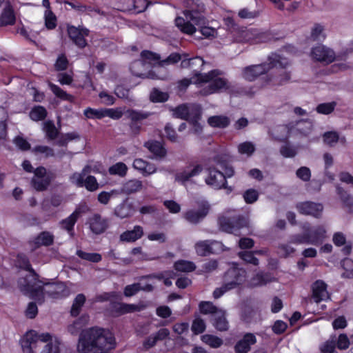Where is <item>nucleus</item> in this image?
I'll use <instances>...</instances> for the list:
<instances>
[{
    "instance_id": "48",
    "label": "nucleus",
    "mask_w": 353,
    "mask_h": 353,
    "mask_svg": "<svg viewBox=\"0 0 353 353\" xmlns=\"http://www.w3.org/2000/svg\"><path fill=\"white\" fill-rule=\"evenodd\" d=\"M45 26L48 30H53L57 26V17L51 10H46L44 13Z\"/></svg>"
},
{
    "instance_id": "22",
    "label": "nucleus",
    "mask_w": 353,
    "mask_h": 353,
    "mask_svg": "<svg viewBox=\"0 0 353 353\" xmlns=\"http://www.w3.org/2000/svg\"><path fill=\"white\" fill-rule=\"evenodd\" d=\"M83 212V211L80 207L77 208L69 216L60 221L61 228L67 231L70 235H72L74 225Z\"/></svg>"
},
{
    "instance_id": "35",
    "label": "nucleus",
    "mask_w": 353,
    "mask_h": 353,
    "mask_svg": "<svg viewBox=\"0 0 353 353\" xmlns=\"http://www.w3.org/2000/svg\"><path fill=\"white\" fill-rule=\"evenodd\" d=\"M50 88L53 94L61 100L70 103L74 101V97L70 94L67 93L58 85L53 83H50Z\"/></svg>"
},
{
    "instance_id": "17",
    "label": "nucleus",
    "mask_w": 353,
    "mask_h": 353,
    "mask_svg": "<svg viewBox=\"0 0 353 353\" xmlns=\"http://www.w3.org/2000/svg\"><path fill=\"white\" fill-rule=\"evenodd\" d=\"M245 41L252 44L267 42L272 39V35L268 32H261L256 29H250L243 32Z\"/></svg>"
},
{
    "instance_id": "57",
    "label": "nucleus",
    "mask_w": 353,
    "mask_h": 353,
    "mask_svg": "<svg viewBox=\"0 0 353 353\" xmlns=\"http://www.w3.org/2000/svg\"><path fill=\"white\" fill-rule=\"evenodd\" d=\"M323 141L325 144L333 146L339 141V136L336 132H327L323 134Z\"/></svg>"
},
{
    "instance_id": "27",
    "label": "nucleus",
    "mask_w": 353,
    "mask_h": 353,
    "mask_svg": "<svg viewBox=\"0 0 353 353\" xmlns=\"http://www.w3.org/2000/svg\"><path fill=\"white\" fill-rule=\"evenodd\" d=\"M16 21V17L11 5L6 6L0 15V26L14 25Z\"/></svg>"
},
{
    "instance_id": "37",
    "label": "nucleus",
    "mask_w": 353,
    "mask_h": 353,
    "mask_svg": "<svg viewBox=\"0 0 353 353\" xmlns=\"http://www.w3.org/2000/svg\"><path fill=\"white\" fill-rule=\"evenodd\" d=\"M153 276H145L141 279L139 282L134 283V292L138 290L151 291L153 288Z\"/></svg>"
},
{
    "instance_id": "38",
    "label": "nucleus",
    "mask_w": 353,
    "mask_h": 353,
    "mask_svg": "<svg viewBox=\"0 0 353 353\" xmlns=\"http://www.w3.org/2000/svg\"><path fill=\"white\" fill-rule=\"evenodd\" d=\"M274 139L276 140H285L288 137L290 130L287 125H279L270 132Z\"/></svg>"
},
{
    "instance_id": "54",
    "label": "nucleus",
    "mask_w": 353,
    "mask_h": 353,
    "mask_svg": "<svg viewBox=\"0 0 353 353\" xmlns=\"http://www.w3.org/2000/svg\"><path fill=\"white\" fill-rule=\"evenodd\" d=\"M202 341L213 348L219 347L223 343V341L220 338L210 334L202 336Z\"/></svg>"
},
{
    "instance_id": "56",
    "label": "nucleus",
    "mask_w": 353,
    "mask_h": 353,
    "mask_svg": "<svg viewBox=\"0 0 353 353\" xmlns=\"http://www.w3.org/2000/svg\"><path fill=\"white\" fill-rule=\"evenodd\" d=\"M341 263L342 267L345 270L342 276L346 278H353V261L346 258L342 261Z\"/></svg>"
},
{
    "instance_id": "58",
    "label": "nucleus",
    "mask_w": 353,
    "mask_h": 353,
    "mask_svg": "<svg viewBox=\"0 0 353 353\" xmlns=\"http://www.w3.org/2000/svg\"><path fill=\"white\" fill-rule=\"evenodd\" d=\"M68 64L69 61L65 54H61L57 59L54 68L57 71H63L68 68Z\"/></svg>"
},
{
    "instance_id": "53",
    "label": "nucleus",
    "mask_w": 353,
    "mask_h": 353,
    "mask_svg": "<svg viewBox=\"0 0 353 353\" xmlns=\"http://www.w3.org/2000/svg\"><path fill=\"white\" fill-rule=\"evenodd\" d=\"M238 151L241 154L251 156L255 151V145L250 141H245L238 145Z\"/></svg>"
},
{
    "instance_id": "7",
    "label": "nucleus",
    "mask_w": 353,
    "mask_h": 353,
    "mask_svg": "<svg viewBox=\"0 0 353 353\" xmlns=\"http://www.w3.org/2000/svg\"><path fill=\"white\" fill-rule=\"evenodd\" d=\"M220 228L228 233H234L240 228L248 225V221L237 214L234 210H228L219 219Z\"/></svg>"
},
{
    "instance_id": "13",
    "label": "nucleus",
    "mask_w": 353,
    "mask_h": 353,
    "mask_svg": "<svg viewBox=\"0 0 353 353\" xmlns=\"http://www.w3.org/2000/svg\"><path fill=\"white\" fill-rule=\"evenodd\" d=\"M206 176L205 183L214 189L219 190L222 188H226L225 176L219 170L208 166L205 168Z\"/></svg>"
},
{
    "instance_id": "2",
    "label": "nucleus",
    "mask_w": 353,
    "mask_h": 353,
    "mask_svg": "<svg viewBox=\"0 0 353 353\" xmlns=\"http://www.w3.org/2000/svg\"><path fill=\"white\" fill-rule=\"evenodd\" d=\"M221 72L213 70L208 73H194L191 79L184 78L176 83V89L179 92H184L191 83L199 88V94L208 96L221 90H228L232 85L228 79L219 76Z\"/></svg>"
},
{
    "instance_id": "39",
    "label": "nucleus",
    "mask_w": 353,
    "mask_h": 353,
    "mask_svg": "<svg viewBox=\"0 0 353 353\" xmlns=\"http://www.w3.org/2000/svg\"><path fill=\"white\" fill-rule=\"evenodd\" d=\"M43 130L46 136L49 140H54L59 134V130L56 128L54 122L48 120L44 123Z\"/></svg>"
},
{
    "instance_id": "28",
    "label": "nucleus",
    "mask_w": 353,
    "mask_h": 353,
    "mask_svg": "<svg viewBox=\"0 0 353 353\" xmlns=\"http://www.w3.org/2000/svg\"><path fill=\"white\" fill-rule=\"evenodd\" d=\"M145 146L152 152L157 159H162L167 154L165 148L163 145L157 141H148Z\"/></svg>"
},
{
    "instance_id": "11",
    "label": "nucleus",
    "mask_w": 353,
    "mask_h": 353,
    "mask_svg": "<svg viewBox=\"0 0 353 353\" xmlns=\"http://www.w3.org/2000/svg\"><path fill=\"white\" fill-rule=\"evenodd\" d=\"M246 278V272L243 269L233 267L229 269L224 276V283L228 289H234L241 285Z\"/></svg>"
},
{
    "instance_id": "29",
    "label": "nucleus",
    "mask_w": 353,
    "mask_h": 353,
    "mask_svg": "<svg viewBox=\"0 0 353 353\" xmlns=\"http://www.w3.org/2000/svg\"><path fill=\"white\" fill-rule=\"evenodd\" d=\"M134 168L139 170L145 176L153 174L157 170L154 164L148 163L141 159H137L134 160Z\"/></svg>"
},
{
    "instance_id": "19",
    "label": "nucleus",
    "mask_w": 353,
    "mask_h": 353,
    "mask_svg": "<svg viewBox=\"0 0 353 353\" xmlns=\"http://www.w3.org/2000/svg\"><path fill=\"white\" fill-rule=\"evenodd\" d=\"M296 208L300 213L316 218L320 217L323 210L322 204L311 201L300 203L296 205Z\"/></svg>"
},
{
    "instance_id": "46",
    "label": "nucleus",
    "mask_w": 353,
    "mask_h": 353,
    "mask_svg": "<svg viewBox=\"0 0 353 353\" xmlns=\"http://www.w3.org/2000/svg\"><path fill=\"white\" fill-rule=\"evenodd\" d=\"M336 337L335 336H331L321 345V351L323 353H338L335 349L336 347Z\"/></svg>"
},
{
    "instance_id": "25",
    "label": "nucleus",
    "mask_w": 353,
    "mask_h": 353,
    "mask_svg": "<svg viewBox=\"0 0 353 353\" xmlns=\"http://www.w3.org/2000/svg\"><path fill=\"white\" fill-rule=\"evenodd\" d=\"M184 59L181 62V66L183 68H190L193 70L195 73L200 72L199 70H202L205 61L200 57H195L194 58H189L188 54H183Z\"/></svg>"
},
{
    "instance_id": "6",
    "label": "nucleus",
    "mask_w": 353,
    "mask_h": 353,
    "mask_svg": "<svg viewBox=\"0 0 353 353\" xmlns=\"http://www.w3.org/2000/svg\"><path fill=\"white\" fill-rule=\"evenodd\" d=\"M286 61L283 63L281 57L278 54H272L269 57L268 63H263L257 65H251L243 68L241 72L242 77L248 81H253L260 75L268 72L274 68L279 66L283 67L286 65Z\"/></svg>"
},
{
    "instance_id": "5",
    "label": "nucleus",
    "mask_w": 353,
    "mask_h": 353,
    "mask_svg": "<svg viewBox=\"0 0 353 353\" xmlns=\"http://www.w3.org/2000/svg\"><path fill=\"white\" fill-rule=\"evenodd\" d=\"M48 283L34 276L32 274L26 276L22 281L19 282V289L23 294L29 296L32 299L41 303L44 301V285Z\"/></svg>"
},
{
    "instance_id": "33",
    "label": "nucleus",
    "mask_w": 353,
    "mask_h": 353,
    "mask_svg": "<svg viewBox=\"0 0 353 353\" xmlns=\"http://www.w3.org/2000/svg\"><path fill=\"white\" fill-rule=\"evenodd\" d=\"M208 123L211 127L223 128L229 125L230 119L223 115L212 116L208 118Z\"/></svg>"
},
{
    "instance_id": "4",
    "label": "nucleus",
    "mask_w": 353,
    "mask_h": 353,
    "mask_svg": "<svg viewBox=\"0 0 353 353\" xmlns=\"http://www.w3.org/2000/svg\"><path fill=\"white\" fill-rule=\"evenodd\" d=\"M48 342L41 353H61L59 342L52 343V336L49 333L39 334L35 330L27 332L20 341L23 353H36L35 350L39 343Z\"/></svg>"
},
{
    "instance_id": "51",
    "label": "nucleus",
    "mask_w": 353,
    "mask_h": 353,
    "mask_svg": "<svg viewBox=\"0 0 353 353\" xmlns=\"http://www.w3.org/2000/svg\"><path fill=\"white\" fill-rule=\"evenodd\" d=\"M336 106L334 101L330 103H323L317 105L316 110L319 114H329L332 113Z\"/></svg>"
},
{
    "instance_id": "60",
    "label": "nucleus",
    "mask_w": 353,
    "mask_h": 353,
    "mask_svg": "<svg viewBox=\"0 0 353 353\" xmlns=\"http://www.w3.org/2000/svg\"><path fill=\"white\" fill-rule=\"evenodd\" d=\"M311 37L317 41L323 39L325 37L323 27L319 24L314 25L311 31Z\"/></svg>"
},
{
    "instance_id": "41",
    "label": "nucleus",
    "mask_w": 353,
    "mask_h": 353,
    "mask_svg": "<svg viewBox=\"0 0 353 353\" xmlns=\"http://www.w3.org/2000/svg\"><path fill=\"white\" fill-rule=\"evenodd\" d=\"M128 172L127 165L123 162H118L108 168V172L110 175L123 177Z\"/></svg>"
},
{
    "instance_id": "36",
    "label": "nucleus",
    "mask_w": 353,
    "mask_h": 353,
    "mask_svg": "<svg viewBox=\"0 0 353 353\" xmlns=\"http://www.w3.org/2000/svg\"><path fill=\"white\" fill-rule=\"evenodd\" d=\"M86 298L83 294H78L75 297L72 305L70 310V314L72 316H77L81 310L82 306L84 305L85 302Z\"/></svg>"
},
{
    "instance_id": "49",
    "label": "nucleus",
    "mask_w": 353,
    "mask_h": 353,
    "mask_svg": "<svg viewBox=\"0 0 353 353\" xmlns=\"http://www.w3.org/2000/svg\"><path fill=\"white\" fill-rule=\"evenodd\" d=\"M123 300V295L120 292H104L101 294L97 296V300L100 302L108 301L110 302L111 300Z\"/></svg>"
},
{
    "instance_id": "23",
    "label": "nucleus",
    "mask_w": 353,
    "mask_h": 353,
    "mask_svg": "<svg viewBox=\"0 0 353 353\" xmlns=\"http://www.w3.org/2000/svg\"><path fill=\"white\" fill-rule=\"evenodd\" d=\"M90 229L95 234L103 233L108 228V221L99 214H94L89 220Z\"/></svg>"
},
{
    "instance_id": "20",
    "label": "nucleus",
    "mask_w": 353,
    "mask_h": 353,
    "mask_svg": "<svg viewBox=\"0 0 353 353\" xmlns=\"http://www.w3.org/2000/svg\"><path fill=\"white\" fill-rule=\"evenodd\" d=\"M312 298L316 303L326 301L330 299L327 290V284L322 280H316L311 286Z\"/></svg>"
},
{
    "instance_id": "10",
    "label": "nucleus",
    "mask_w": 353,
    "mask_h": 353,
    "mask_svg": "<svg viewBox=\"0 0 353 353\" xmlns=\"http://www.w3.org/2000/svg\"><path fill=\"white\" fill-rule=\"evenodd\" d=\"M122 300H111L104 308V314L108 317L117 318L132 312V304L121 302Z\"/></svg>"
},
{
    "instance_id": "31",
    "label": "nucleus",
    "mask_w": 353,
    "mask_h": 353,
    "mask_svg": "<svg viewBox=\"0 0 353 353\" xmlns=\"http://www.w3.org/2000/svg\"><path fill=\"white\" fill-rule=\"evenodd\" d=\"M214 325L220 331H225L228 329V322L225 319V311L220 310L213 316Z\"/></svg>"
},
{
    "instance_id": "50",
    "label": "nucleus",
    "mask_w": 353,
    "mask_h": 353,
    "mask_svg": "<svg viewBox=\"0 0 353 353\" xmlns=\"http://www.w3.org/2000/svg\"><path fill=\"white\" fill-rule=\"evenodd\" d=\"M172 111L174 117L188 121V103L180 105Z\"/></svg>"
},
{
    "instance_id": "12",
    "label": "nucleus",
    "mask_w": 353,
    "mask_h": 353,
    "mask_svg": "<svg viewBox=\"0 0 353 353\" xmlns=\"http://www.w3.org/2000/svg\"><path fill=\"white\" fill-rule=\"evenodd\" d=\"M310 57L314 61L329 64L335 60L336 55L332 49L319 44L312 48Z\"/></svg>"
},
{
    "instance_id": "34",
    "label": "nucleus",
    "mask_w": 353,
    "mask_h": 353,
    "mask_svg": "<svg viewBox=\"0 0 353 353\" xmlns=\"http://www.w3.org/2000/svg\"><path fill=\"white\" fill-rule=\"evenodd\" d=\"M17 259L19 267L21 269L29 272L30 274H32L34 276H36V278L38 277V274L32 268L30 260L26 254H19Z\"/></svg>"
},
{
    "instance_id": "40",
    "label": "nucleus",
    "mask_w": 353,
    "mask_h": 353,
    "mask_svg": "<svg viewBox=\"0 0 353 353\" xmlns=\"http://www.w3.org/2000/svg\"><path fill=\"white\" fill-rule=\"evenodd\" d=\"M50 181L51 179L49 176L46 178H32L31 185L37 191L42 192L48 188L50 184Z\"/></svg>"
},
{
    "instance_id": "16",
    "label": "nucleus",
    "mask_w": 353,
    "mask_h": 353,
    "mask_svg": "<svg viewBox=\"0 0 353 353\" xmlns=\"http://www.w3.org/2000/svg\"><path fill=\"white\" fill-rule=\"evenodd\" d=\"M203 170L200 164H191L175 175V181L184 184L194 176L199 175Z\"/></svg>"
},
{
    "instance_id": "21",
    "label": "nucleus",
    "mask_w": 353,
    "mask_h": 353,
    "mask_svg": "<svg viewBox=\"0 0 353 353\" xmlns=\"http://www.w3.org/2000/svg\"><path fill=\"white\" fill-rule=\"evenodd\" d=\"M77 180L70 181L77 188H85L89 192H94L99 188V184L97 178L93 175H88L85 178H82L80 174H77Z\"/></svg>"
},
{
    "instance_id": "24",
    "label": "nucleus",
    "mask_w": 353,
    "mask_h": 353,
    "mask_svg": "<svg viewBox=\"0 0 353 353\" xmlns=\"http://www.w3.org/2000/svg\"><path fill=\"white\" fill-rule=\"evenodd\" d=\"M256 343V336L252 333L245 334L241 340H240L235 345V353H248L251 345Z\"/></svg>"
},
{
    "instance_id": "3",
    "label": "nucleus",
    "mask_w": 353,
    "mask_h": 353,
    "mask_svg": "<svg viewBox=\"0 0 353 353\" xmlns=\"http://www.w3.org/2000/svg\"><path fill=\"white\" fill-rule=\"evenodd\" d=\"M184 6L185 9L183 13L185 18L177 17L175 19V25L183 33L193 34L196 31L195 26L205 23V19L203 14L205 6L199 0H186Z\"/></svg>"
},
{
    "instance_id": "26",
    "label": "nucleus",
    "mask_w": 353,
    "mask_h": 353,
    "mask_svg": "<svg viewBox=\"0 0 353 353\" xmlns=\"http://www.w3.org/2000/svg\"><path fill=\"white\" fill-rule=\"evenodd\" d=\"M220 248L221 243L216 241H200L195 245V250L196 253L200 256H205L207 254L212 252L213 247Z\"/></svg>"
},
{
    "instance_id": "15",
    "label": "nucleus",
    "mask_w": 353,
    "mask_h": 353,
    "mask_svg": "<svg viewBox=\"0 0 353 353\" xmlns=\"http://www.w3.org/2000/svg\"><path fill=\"white\" fill-rule=\"evenodd\" d=\"M47 283V285H44V286L47 287L44 291L49 297L53 299H64L70 294V290L63 282Z\"/></svg>"
},
{
    "instance_id": "45",
    "label": "nucleus",
    "mask_w": 353,
    "mask_h": 353,
    "mask_svg": "<svg viewBox=\"0 0 353 353\" xmlns=\"http://www.w3.org/2000/svg\"><path fill=\"white\" fill-rule=\"evenodd\" d=\"M77 255L81 259L93 263H99L102 259L101 255L99 253H89L82 250H77Z\"/></svg>"
},
{
    "instance_id": "62",
    "label": "nucleus",
    "mask_w": 353,
    "mask_h": 353,
    "mask_svg": "<svg viewBox=\"0 0 353 353\" xmlns=\"http://www.w3.org/2000/svg\"><path fill=\"white\" fill-rule=\"evenodd\" d=\"M114 214L116 216L122 219L130 216V209L129 208V205L122 203L118 205L114 210Z\"/></svg>"
},
{
    "instance_id": "61",
    "label": "nucleus",
    "mask_w": 353,
    "mask_h": 353,
    "mask_svg": "<svg viewBox=\"0 0 353 353\" xmlns=\"http://www.w3.org/2000/svg\"><path fill=\"white\" fill-rule=\"evenodd\" d=\"M350 343V339L345 334H341L338 338H336V345L339 350H343L347 349Z\"/></svg>"
},
{
    "instance_id": "8",
    "label": "nucleus",
    "mask_w": 353,
    "mask_h": 353,
    "mask_svg": "<svg viewBox=\"0 0 353 353\" xmlns=\"http://www.w3.org/2000/svg\"><path fill=\"white\" fill-rule=\"evenodd\" d=\"M67 33L70 39L79 49H83L87 46L88 42L85 37L90 34V30L87 28L68 25Z\"/></svg>"
},
{
    "instance_id": "47",
    "label": "nucleus",
    "mask_w": 353,
    "mask_h": 353,
    "mask_svg": "<svg viewBox=\"0 0 353 353\" xmlns=\"http://www.w3.org/2000/svg\"><path fill=\"white\" fill-rule=\"evenodd\" d=\"M303 229L305 233L303 235L297 234L292 236V243L296 244H312L310 236L307 232L308 226L304 225Z\"/></svg>"
},
{
    "instance_id": "59",
    "label": "nucleus",
    "mask_w": 353,
    "mask_h": 353,
    "mask_svg": "<svg viewBox=\"0 0 353 353\" xmlns=\"http://www.w3.org/2000/svg\"><path fill=\"white\" fill-rule=\"evenodd\" d=\"M79 137V134L75 132H68L61 137L57 143L59 146L66 147L70 141L78 139Z\"/></svg>"
},
{
    "instance_id": "14",
    "label": "nucleus",
    "mask_w": 353,
    "mask_h": 353,
    "mask_svg": "<svg viewBox=\"0 0 353 353\" xmlns=\"http://www.w3.org/2000/svg\"><path fill=\"white\" fill-rule=\"evenodd\" d=\"M281 59L283 63L286 61V65L283 67L279 66L277 68H274L276 70L279 68H281V70L267 75L264 78L265 85H281L290 80V74L283 70V68L286 67L288 63L285 59H283L281 57Z\"/></svg>"
},
{
    "instance_id": "9",
    "label": "nucleus",
    "mask_w": 353,
    "mask_h": 353,
    "mask_svg": "<svg viewBox=\"0 0 353 353\" xmlns=\"http://www.w3.org/2000/svg\"><path fill=\"white\" fill-rule=\"evenodd\" d=\"M210 206L207 201L197 202L196 209H190L183 214V218L189 223L196 224L203 220L208 214Z\"/></svg>"
},
{
    "instance_id": "52",
    "label": "nucleus",
    "mask_w": 353,
    "mask_h": 353,
    "mask_svg": "<svg viewBox=\"0 0 353 353\" xmlns=\"http://www.w3.org/2000/svg\"><path fill=\"white\" fill-rule=\"evenodd\" d=\"M201 312L203 314H213L215 315L220 309L217 308L212 303L209 301H202L199 304Z\"/></svg>"
},
{
    "instance_id": "32",
    "label": "nucleus",
    "mask_w": 353,
    "mask_h": 353,
    "mask_svg": "<svg viewBox=\"0 0 353 353\" xmlns=\"http://www.w3.org/2000/svg\"><path fill=\"white\" fill-rule=\"evenodd\" d=\"M312 245H319L326 238V230L323 226H319L314 230L309 232Z\"/></svg>"
},
{
    "instance_id": "30",
    "label": "nucleus",
    "mask_w": 353,
    "mask_h": 353,
    "mask_svg": "<svg viewBox=\"0 0 353 353\" xmlns=\"http://www.w3.org/2000/svg\"><path fill=\"white\" fill-rule=\"evenodd\" d=\"M141 60L137 61V65L143 64L148 69L150 65H154L155 61L159 62V56L150 51H143L141 53Z\"/></svg>"
},
{
    "instance_id": "63",
    "label": "nucleus",
    "mask_w": 353,
    "mask_h": 353,
    "mask_svg": "<svg viewBox=\"0 0 353 353\" xmlns=\"http://www.w3.org/2000/svg\"><path fill=\"white\" fill-rule=\"evenodd\" d=\"M239 257L248 263H251L254 265L259 264V260L254 256L253 253L248 251H243L239 253Z\"/></svg>"
},
{
    "instance_id": "1",
    "label": "nucleus",
    "mask_w": 353,
    "mask_h": 353,
    "mask_svg": "<svg viewBox=\"0 0 353 353\" xmlns=\"http://www.w3.org/2000/svg\"><path fill=\"white\" fill-rule=\"evenodd\" d=\"M116 345L114 335L108 329L92 327L81 331L77 348L79 353H110Z\"/></svg>"
},
{
    "instance_id": "18",
    "label": "nucleus",
    "mask_w": 353,
    "mask_h": 353,
    "mask_svg": "<svg viewBox=\"0 0 353 353\" xmlns=\"http://www.w3.org/2000/svg\"><path fill=\"white\" fill-rule=\"evenodd\" d=\"M54 236L48 231H43L37 236L28 241L32 250H35L41 246H50L54 243Z\"/></svg>"
},
{
    "instance_id": "55",
    "label": "nucleus",
    "mask_w": 353,
    "mask_h": 353,
    "mask_svg": "<svg viewBox=\"0 0 353 353\" xmlns=\"http://www.w3.org/2000/svg\"><path fill=\"white\" fill-rule=\"evenodd\" d=\"M83 114L88 119H101L104 118L103 109L97 110L92 108H87L84 110Z\"/></svg>"
},
{
    "instance_id": "64",
    "label": "nucleus",
    "mask_w": 353,
    "mask_h": 353,
    "mask_svg": "<svg viewBox=\"0 0 353 353\" xmlns=\"http://www.w3.org/2000/svg\"><path fill=\"white\" fill-rule=\"evenodd\" d=\"M150 99L154 102H163L168 100V95L157 89H154L150 94Z\"/></svg>"
},
{
    "instance_id": "43",
    "label": "nucleus",
    "mask_w": 353,
    "mask_h": 353,
    "mask_svg": "<svg viewBox=\"0 0 353 353\" xmlns=\"http://www.w3.org/2000/svg\"><path fill=\"white\" fill-rule=\"evenodd\" d=\"M46 109L41 105L34 106L30 112V117L35 121H42L47 117Z\"/></svg>"
},
{
    "instance_id": "42",
    "label": "nucleus",
    "mask_w": 353,
    "mask_h": 353,
    "mask_svg": "<svg viewBox=\"0 0 353 353\" xmlns=\"http://www.w3.org/2000/svg\"><path fill=\"white\" fill-rule=\"evenodd\" d=\"M174 267L176 271L181 272H190L196 269V265L193 262L185 260L177 261L174 263Z\"/></svg>"
},
{
    "instance_id": "44",
    "label": "nucleus",
    "mask_w": 353,
    "mask_h": 353,
    "mask_svg": "<svg viewBox=\"0 0 353 353\" xmlns=\"http://www.w3.org/2000/svg\"><path fill=\"white\" fill-rule=\"evenodd\" d=\"M202 109L199 104L188 103V121L199 120L201 117Z\"/></svg>"
}]
</instances>
